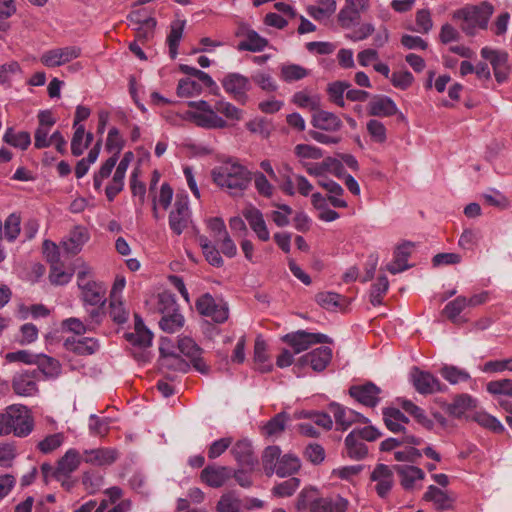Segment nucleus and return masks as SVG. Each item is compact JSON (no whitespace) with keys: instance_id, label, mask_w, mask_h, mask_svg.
<instances>
[{"instance_id":"1","label":"nucleus","mask_w":512,"mask_h":512,"mask_svg":"<svg viewBox=\"0 0 512 512\" xmlns=\"http://www.w3.org/2000/svg\"><path fill=\"white\" fill-rule=\"evenodd\" d=\"M211 176L217 186L228 190L232 195H238L249 187L253 173L239 162L229 159L215 167Z\"/></svg>"},{"instance_id":"2","label":"nucleus","mask_w":512,"mask_h":512,"mask_svg":"<svg viewBox=\"0 0 512 512\" xmlns=\"http://www.w3.org/2000/svg\"><path fill=\"white\" fill-rule=\"evenodd\" d=\"M348 499L339 494L321 496L316 488H304L297 497V510L309 512H346L349 508Z\"/></svg>"},{"instance_id":"3","label":"nucleus","mask_w":512,"mask_h":512,"mask_svg":"<svg viewBox=\"0 0 512 512\" xmlns=\"http://www.w3.org/2000/svg\"><path fill=\"white\" fill-rule=\"evenodd\" d=\"M34 429V419L29 409L20 404L7 407L0 413V436L13 434L16 437H27Z\"/></svg>"},{"instance_id":"4","label":"nucleus","mask_w":512,"mask_h":512,"mask_svg":"<svg viewBox=\"0 0 512 512\" xmlns=\"http://www.w3.org/2000/svg\"><path fill=\"white\" fill-rule=\"evenodd\" d=\"M77 285L80 290V298L85 304L91 306L104 304L106 287L103 282L95 279L92 267L86 263L78 267Z\"/></svg>"},{"instance_id":"5","label":"nucleus","mask_w":512,"mask_h":512,"mask_svg":"<svg viewBox=\"0 0 512 512\" xmlns=\"http://www.w3.org/2000/svg\"><path fill=\"white\" fill-rule=\"evenodd\" d=\"M493 11V5L487 1H483L478 5H466L456 10L453 14V18L462 20V31L469 36H473L477 27L481 29L487 28L488 21Z\"/></svg>"},{"instance_id":"6","label":"nucleus","mask_w":512,"mask_h":512,"mask_svg":"<svg viewBox=\"0 0 512 512\" xmlns=\"http://www.w3.org/2000/svg\"><path fill=\"white\" fill-rule=\"evenodd\" d=\"M159 310L162 313L159 325L163 331L175 333L183 327L184 317L179 312L176 301L171 295H160Z\"/></svg>"},{"instance_id":"7","label":"nucleus","mask_w":512,"mask_h":512,"mask_svg":"<svg viewBox=\"0 0 512 512\" xmlns=\"http://www.w3.org/2000/svg\"><path fill=\"white\" fill-rule=\"evenodd\" d=\"M282 341L289 345L295 354L306 351L315 344L332 342L331 338L325 334L312 333L305 330L288 333L282 337Z\"/></svg>"},{"instance_id":"8","label":"nucleus","mask_w":512,"mask_h":512,"mask_svg":"<svg viewBox=\"0 0 512 512\" xmlns=\"http://www.w3.org/2000/svg\"><path fill=\"white\" fill-rule=\"evenodd\" d=\"M221 84L236 102L245 105L248 102L247 92L251 89L250 79L239 73H228L221 80Z\"/></svg>"},{"instance_id":"9","label":"nucleus","mask_w":512,"mask_h":512,"mask_svg":"<svg viewBox=\"0 0 512 512\" xmlns=\"http://www.w3.org/2000/svg\"><path fill=\"white\" fill-rule=\"evenodd\" d=\"M481 57L490 62L495 79L498 83H504L508 80L511 68L508 63V53L501 50H495L489 47L481 49Z\"/></svg>"},{"instance_id":"10","label":"nucleus","mask_w":512,"mask_h":512,"mask_svg":"<svg viewBox=\"0 0 512 512\" xmlns=\"http://www.w3.org/2000/svg\"><path fill=\"white\" fill-rule=\"evenodd\" d=\"M197 311L206 317H210L217 323H223L228 319V307L225 303L217 302L210 294L206 293L196 301Z\"/></svg>"},{"instance_id":"11","label":"nucleus","mask_w":512,"mask_h":512,"mask_svg":"<svg viewBox=\"0 0 512 512\" xmlns=\"http://www.w3.org/2000/svg\"><path fill=\"white\" fill-rule=\"evenodd\" d=\"M381 389L372 382L352 385L349 388V395L360 404L373 408L381 400Z\"/></svg>"},{"instance_id":"12","label":"nucleus","mask_w":512,"mask_h":512,"mask_svg":"<svg viewBox=\"0 0 512 512\" xmlns=\"http://www.w3.org/2000/svg\"><path fill=\"white\" fill-rule=\"evenodd\" d=\"M80 55L81 49L76 46L55 48L42 54L41 63L46 67H58L78 58Z\"/></svg>"},{"instance_id":"13","label":"nucleus","mask_w":512,"mask_h":512,"mask_svg":"<svg viewBox=\"0 0 512 512\" xmlns=\"http://www.w3.org/2000/svg\"><path fill=\"white\" fill-rule=\"evenodd\" d=\"M329 409L334 416L337 429L347 430L354 423H366L368 419L362 414L351 408L340 405L339 403H331Z\"/></svg>"},{"instance_id":"14","label":"nucleus","mask_w":512,"mask_h":512,"mask_svg":"<svg viewBox=\"0 0 512 512\" xmlns=\"http://www.w3.org/2000/svg\"><path fill=\"white\" fill-rule=\"evenodd\" d=\"M411 381L416 391L420 394L426 395L443 391V385L438 378L416 367L411 371Z\"/></svg>"},{"instance_id":"15","label":"nucleus","mask_w":512,"mask_h":512,"mask_svg":"<svg viewBox=\"0 0 512 512\" xmlns=\"http://www.w3.org/2000/svg\"><path fill=\"white\" fill-rule=\"evenodd\" d=\"M133 158L134 154L131 151H128L123 155V158L121 159L120 163L116 168L111 183L108 184L105 189L108 201H113L117 194H119L122 191L124 186L125 173Z\"/></svg>"},{"instance_id":"16","label":"nucleus","mask_w":512,"mask_h":512,"mask_svg":"<svg viewBox=\"0 0 512 512\" xmlns=\"http://www.w3.org/2000/svg\"><path fill=\"white\" fill-rule=\"evenodd\" d=\"M236 36H244L245 39L240 41L237 49L239 51L261 52L268 46V40L260 36L255 30L241 25L236 31Z\"/></svg>"},{"instance_id":"17","label":"nucleus","mask_w":512,"mask_h":512,"mask_svg":"<svg viewBox=\"0 0 512 512\" xmlns=\"http://www.w3.org/2000/svg\"><path fill=\"white\" fill-rule=\"evenodd\" d=\"M90 239L87 226H73L69 233L62 239V248L69 254H78Z\"/></svg>"},{"instance_id":"18","label":"nucleus","mask_w":512,"mask_h":512,"mask_svg":"<svg viewBox=\"0 0 512 512\" xmlns=\"http://www.w3.org/2000/svg\"><path fill=\"white\" fill-rule=\"evenodd\" d=\"M332 359V349L330 347H319L309 353L301 356L298 360L300 365H309L314 371H323Z\"/></svg>"},{"instance_id":"19","label":"nucleus","mask_w":512,"mask_h":512,"mask_svg":"<svg viewBox=\"0 0 512 512\" xmlns=\"http://www.w3.org/2000/svg\"><path fill=\"white\" fill-rule=\"evenodd\" d=\"M423 499L427 502L433 503L435 509L438 511L452 510L456 500L453 493H449L447 490H442L435 485L427 487V490L423 495Z\"/></svg>"},{"instance_id":"20","label":"nucleus","mask_w":512,"mask_h":512,"mask_svg":"<svg viewBox=\"0 0 512 512\" xmlns=\"http://www.w3.org/2000/svg\"><path fill=\"white\" fill-rule=\"evenodd\" d=\"M64 347L67 351L80 356H88L99 350V343L91 337L71 336L65 339Z\"/></svg>"},{"instance_id":"21","label":"nucleus","mask_w":512,"mask_h":512,"mask_svg":"<svg viewBox=\"0 0 512 512\" xmlns=\"http://www.w3.org/2000/svg\"><path fill=\"white\" fill-rule=\"evenodd\" d=\"M118 458V452L114 448L101 447L83 452V462L93 466H108Z\"/></svg>"},{"instance_id":"22","label":"nucleus","mask_w":512,"mask_h":512,"mask_svg":"<svg viewBox=\"0 0 512 512\" xmlns=\"http://www.w3.org/2000/svg\"><path fill=\"white\" fill-rule=\"evenodd\" d=\"M371 480L376 483L375 490L377 494L384 498L392 489L394 478L392 470L384 464H378L372 474Z\"/></svg>"},{"instance_id":"23","label":"nucleus","mask_w":512,"mask_h":512,"mask_svg":"<svg viewBox=\"0 0 512 512\" xmlns=\"http://www.w3.org/2000/svg\"><path fill=\"white\" fill-rule=\"evenodd\" d=\"M311 124L316 129L330 133L339 131L343 126L336 114L320 109L313 113Z\"/></svg>"},{"instance_id":"24","label":"nucleus","mask_w":512,"mask_h":512,"mask_svg":"<svg viewBox=\"0 0 512 512\" xmlns=\"http://www.w3.org/2000/svg\"><path fill=\"white\" fill-rule=\"evenodd\" d=\"M231 475L232 471L228 467L209 465L201 471L200 478L206 485L218 488L223 486Z\"/></svg>"},{"instance_id":"25","label":"nucleus","mask_w":512,"mask_h":512,"mask_svg":"<svg viewBox=\"0 0 512 512\" xmlns=\"http://www.w3.org/2000/svg\"><path fill=\"white\" fill-rule=\"evenodd\" d=\"M394 469L400 477V483L405 490H412L418 487V484L425 477L422 469L416 466L396 465Z\"/></svg>"},{"instance_id":"26","label":"nucleus","mask_w":512,"mask_h":512,"mask_svg":"<svg viewBox=\"0 0 512 512\" xmlns=\"http://www.w3.org/2000/svg\"><path fill=\"white\" fill-rule=\"evenodd\" d=\"M178 348L184 356L190 359L196 370L201 373H205L207 371L208 368L203 359L200 357L201 349L193 339L189 337L180 338L178 342Z\"/></svg>"},{"instance_id":"27","label":"nucleus","mask_w":512,"mask_h":512,"mask_svg":"<svg viewBox=\"0 0 512 512\" xmlns=\"http://www.w3.org/2000/svg\"><path fill=\"white\" fill-rule=\"evenodd\" d=\"M368 113L371 116L390 117L398 113V108L390 97L375 95L368 104Z\"/></svg>"},{"instance_id":"28","label":"nucleus","mask_w":512,"mask_h":512,"mask_svg":"<svg viewBox=\"0 0 512 512\" xmlns=\"http://www.w3.org/2000/svg\"><path fill=\"white\" fill-rule=\"evenodd\" d=\"M188 222H192L188 195L177 193L173 209L169 214V224H187Z\"/></svg>"},{"instance_id":"29","label":"nucleus","mask_w":512,"mask_h":512,"mask_svg":"<svg viewBox=\"0 0 512 512\" xmlns=\"http://www.w3.org/2000/svg\"><path fill=\"white\" fill-rule=\"evenodd\" d=\"M13 391L19 396H34L38 392V386L33 373H17L12 380Z\"/></svg>"},{"instance_id":"30","label":"nucleus","mask_w":512,"mask_h":512,"mask_svg":"<svg viewBox=\"0 0 512 512\" xmlns=\"http://www.w3.org/2000/svg\"><path fill=\"white\" fill-rule=\"evenodd\" d=\"M412 248L413 245L410 242H405L397 246L394 251L393 260L386 266V269L392 274H397L406 270L409 267L407 261Z\"/></svg>"},{"instance_id":"31","label":"nucleus","mask_w":512,"mask_h":512,"mask_svg":"<svg viewBox=\"0 0 512 512\" xmlns=\"http://www.w3.org/2000/svg\"><path fill=\"white\" fill-rule=\"evenodd\" d=\"M231 453L235 457L239 465L245 467H253L257 462L254 456L251 442L247 439L237 441L231 449Z\"/></svg>"},{"instance_id":"32","label":"nucleus","mask_w":512,"mask_h":512,"mask_svg":"<svg viewBox=\"0 0 512 512\" xmlns=\"http://www.w3.org/2000/svg\"><path fill=\"white\" fill-rule=\"evenodd\" d=\"M383 420L388 430L393 433L406 432L405 425L409 423V419L396 408H386L383 410Z\"/></svg>"},{"instance_id":"33","label":"nucleus","mask_w":512,"mask_h":512,"mask_svg":"<svg viewBox=\"0 0 512 512\" xmlns=\"http://www.w3.org/2000/svg\"><path fill=\"white\" fill-rule=\"evenodd\" d=\"M276 206L278 210L271 212V219L275 224H289L292 214H294L293 221L295 224H306L308 222V217L303 212H294L290 206L285 204Z\"/></svg>"},{"instance_id":"34","label":"nucleus","mask_w":512,"mask_h":512,"mask_svg":"<svg viewBox=\"0 0 512 512\" xmlns=\"http://www.w3.org/2000/svg\"><path fill=\"white\" fill-rule=\"evenodd\" d=\"M152 333L145 327L139 315H134V332L128 333L126 338L134 345L146 347L151 345Z\"/></svg>"},{"instance_id":"35","label":"nucleus","mask_w":512,"mask_h":512,"mask_svg":"<svg viewBox=\"0 0 512 512\" xmlns=\"http://www.w3.org/2000/svg\"><path fill=\"white\" fill-rule=\"evenodd\" d=\"M212 236L225 256L231 258L236 255V245L228 235L225 226H212Z\"/></svg>"},{"instance_id":"36","label":"nucleus","mask_w":512,"mask_h":512,"mask_svg":"<svg viewBox=\"0 0 512 512\" xmlns=\"http://www.w3.org/2000/svg\"><path fill=\"white\" fill-rule=\"evenodd\" d=\"M81 461H83V454H80L76 449H68L59 459L57 471L59 474L69 475L79 467Z\"/></svg>"},{"instance_id":"37","label":"nucleus","mask_w":512,"mask_h":512,"mask_svg":"<svg viewBox=\"0 0 512 512\" xmlns=\"http://www.w3.org/2000/svg\"><path fill=\"white\" fill-rule=\"evenodd\" d=\"M345 447L347 455L354 460H361L368 453L366 444L357 437V432H350L347 435L345 439Z\"/></svg>"},{"instance_id":"38","label":"nucleus","mask_w":512,"mask_h":512,"mask_svg":"<svg viewBox=\"0 0 512 512\" xmlns=\"http://www.w3.org/2000/svg\"><path fill=\"white\" fill-rule=\"evenodd\" d=\"M301 467L300 459L293 454H285L277 462L274 473L279 477H286L296 473Z\"/></svg>"},{"instance_id":"39","label":"nucleus","mask_w":512,"mask_h":512,"mask_svg":"<svg viewBox=\"0 0 512 512\" xmlns=\"http://www.w3.org/2000/svg\"><path fill=\"white\" fill-rule=\"evenodd\" d=\"M185 20H176L171 23L170 33L167 36V44L169 47V55L175 59L178 54V47L183 35Z\"/></svg>"},{"instance_id":"40","label":"nucleus","mask_w":512,"mask_h":512,"mask_svg":"<svg viewBox=\"0 0 512 512\" xmlns=\"http://www.w3.org/2000/svg\"><path fill=\"white\" fill-rule=\"evenodd\" d=\"M254 362L256 368L261 372H269L272 363L267 354V345L264 340L257 338L254 345Z\"/></svg>"},{"instance_id":"41","label":"nucleus","mask_w":512,"mask_h":512,"mask_svg":"<svg viewBox=\"0 0 512 512\" xmlns=\"http://www.w3.org/2000/svg\"><path fill=\"white\" fill-rule=\"evenodd\" d=\"M400 405L408 414L414 417V419L423 427L429 430L433 429V420H431L425 414V411L421 407L417 406L410 400H401Z\"/></svg>"},{"instance_id":"42","label":"nucleus","mask_w":512,"mask_h":512,"mask_svg":"<svg viewBox=\"0 0 512 512\" xmlns=\"http://www.w3.org/2000/svg\"><path fill=\"white\" fill-rule=\"evenodd\" d=\"M476 406V401L470 395L463 394L454 399L449 405V413L457 418L463 416L468 410Z\"/></svg>"},{"instance_id":"43","label":"nucleus","mask_w":512,"mask_h":512,"mask_svg":"<svg viewBox=\"0 0 512 512\" xmlns=\"http://www.w3.org/2000/svg\"><path fill=\"white\" fill-rule=\"evenodd\" d=\"M389 281L386 276H379L376 281L372 284L370 289V302L373 306H379L383 303V298L388 292Z\"/></svg>"},{"instance_id":"44","label":"nucleus","mask_w":512,"mask_h":512,"mask_svg":"<svg viewBox=\"0 0 512 512\" xmlns=\"http://www.w3.org/2000/svg\"><path fill=\"white\" fill-rule=\"evenodd\" d=\"M4 142L7 144L20 148L21 150H26L31 144V136L27 131H21L15 133L13 128H8L3 136Z\"/></svg>"},{"instance_id":"45","label":"nucleus","mask_w":512,"mask_h":512,"mask_svg":"<svg viewBox=\"0 0 512 512\" xmlns=\"http://www.w3.org/2000/svg\"><path fill=\"white\" fill-rule=\"evenodd\" d=\"M289 419L288 414L284 412L278 413L263 426V433L268 436L279 435L284 431Z\"/></svg>"},{"instance_id":"46","label":"nucleus","mask_w":512,"mask_h":512,"mask_svg":"<svg viewBox=\"0 0 512 512\" xmlns=\"http://www.w3.org/2000/svg\"><path fill=\"white\" fill-rule=\"evenodd\" d=\"M422 439L412 434L404 432L399 438H388L382 441L380 448L382 451H391L402 444L420 445Z\"/></svg>"},{"instance_id":"47","label":"nucleus","mask_w":512,"mask_h":512,"mask_svg":"<svg viewBox=\"0 0 512 512\" xmlns=\"http://www.w3.org/2000/svg\"><path fill=\"white\" fill-rule=\"evenodd\" d=\"M309 75V71L298 64H287L281 67L280 77L285 82L299 81Z\"/></svg>"},{"instance_id":"48","label":"nucleus","mask_w":512,"mask_h":512,"mask_svg":"<svg viewBox=\"0 0 512 512\" xmlns=\"http://www.w3.org/2000/svg\"><path fill=\"white\" fill-rule=\"evenodd\" d=\"M200 246L202 248L203 254L207 262L215 267L223 266V259L219 253V251L210 244V241L207 237L201 236L199 238Z\"/></svg>"},{"instance_id":"49","label":"nucleus","mask_w":512,"mask_h":512,"mask_svg":"<svg viewBox=\"0 0 512 512\" xmlns=\"http://www.w3.org/2000/svg\"><path fill=\"white\" fill-rule=\"evenodd\" d=\"M64 441L65 436L63 433L50 434L38 442L37 449L43 454H49L62 446Z\"/></svg>"},{"instance_id":"50","label":"nucleus","mask_w":512,"mask_h":512,"mask_svg":"<svg viewBox=\"0 0 512 512\" xmlns=\"http://www.w3.org/2000/svg\"><path fill=\"white\" fill-rule=\"evenodd\" d=\"M440 374L450 384H458L470 379V375L467 371L452 365L443 366L440 370Z\"/></svg>"},{"instance_id":"51","label":"nucleus","mask_w":512,"mask_h":512,"mask_svg":"<svg viewBox=\"0 0 512 512\" xmlns=\"http://www.w3.org/2000/svg\"><path fill=\"white\" fill-rule=\"evenodd\" d=\"M351 87V84L346 81H335L328 84L327 93L330 100L339 107L344 106L343 95L344 92Z\"/></svg>"},{"instance_id":"52","label":"nucleus","mask_w":512,"mask_h":512,"mask_svg":"<svg viewBox=\"0 0 512 512\" xmlns=\"http://www.w3.org/2000/svg\"><path fill=\"white\" fill-rule=\"evenodd\" d=\"M473 420L482 427H485L493 432L501 433L504 431V426L501 424V422L496 417L488 414L487 412H476L473 415Z\"/></svg>"},{"instance_id":"53","label":"nucleus","mask_w":512,"mask_h":512,"mask_svg":"<svg viewBox=\"0 0 512 512\" xmlns=\"http://www.w3.org/2000/svg\"><path fill=\"white\" fill-rule=\"evenodd\" d=\"M195 119L196 123L203 128L216 129L227 127V122L218 116L215 110L210 114H196Z\"/></svg>"},{"instance_id":"54","label":"nucleus","mask_w":512,"mask_h":512,"mask_svg":"<svg viewBox=\"0 0 512 512\" xmlns=\"http://www.w3.org/2000/svg\"><path fill=\"white\" fill-rule=\"evenodd\" d=\"M486 390L493 396H508L512 398V379L505 378L490 381L486 385Z\"/></svg>"},{"instance_id":"55","label":"nucleus","mask_w":512,"mask_h":512,"mask_svg":"<svg viewBox=\"0 0 512 512\" xmlns=\"http://www.w3.org/2000/svg\"><path fill=\"white\" fill-rule=\"evenodd\" d=\"M241 501L233 492L225 493L217 503V512H240Z\"/></svg>"},{"instance_id":"56","label":"nucleus","mask_w":512,"mask_h":512,"mask_svg":"<svg viewBox=\"0 0 512 512\" xmlns=\"http://www.w3.org/2000/svg\"><path fill=\"white\" fill-rule=\"evenodd\" d=\"M109 316L117 324H124L129 317L123 299L109 300Z\"/></svg>"},{"instance_id":"57","label":"nucleus","mask_w":512,"mask_h":512,"mask_svg":"<svg viewBox=\"0 0 512 512\" xmlns=\"http://www.w3.org/2000/svg\"><path fill=\"white\" fill-rule=\"evenodd\" d=\"M36 362L38 363L40 370L47 377H57L61 372V365L59 361L52 357L42 355L38 357V360Z\"/></svg>"},{"instance_id":"58","label":"nucleus","mask_w":512,"mask_h":512,"mask_svg":"<svg viewBox=\"0 0 512 512\" xmlns=\"http://www.w3.org/2000/svg\"><path fill=\"white\" fill-rule=\"evenodd\" d=\"M281 449L278 446H269L263 455V466L267 475H272L277 462L281 459Z\"/></svg>"},{"instance_id":"59","label":"nucleus","mask_w":512,"mask_h":512,"mask_svg":"<svg viewBox=\"0 0 512 512\" xmlns=\"http://www.w3.org/2000/svg\"><path fill=\"white\" fill-rule=\"evenodd\" d=\"M299 486L300 480L292 477L275 485L272 489V493L273 495L281 498L290 497L295 493Z\"/></svg>"},{"instance_id":"60","label":"nucleus","mask_w":512,"mask_h":512,"mask_svg":"<svg viewBox=\"0 0 512 512\" xmlns=\"http://www.w3.org/2000/svg\"><path fill=\"white\" fill-rule=\"evenodd\" d=\"M202 92V86L190 78L180 79L177 85V95L179 97H191L199 95Z\"/></svg>"},{"instance_id":"61","label":"nucleus","mask_w":512,"mask_h":512,"mask_svg":"<svg viewBox=\"0 0 512 512\" xmlns=\"http://www.w3.org/2000/svg\"><path fill=\"white\" fill-rule=\"evenodd\" d=\"M296 417L311 419L314 424L325 430L331 429L333 425L331 417L326 413L302 411Z\"/></svg>"},{"instance_id":"62","label":"nucleus","mask_w":512,"mask_h":512,"mask_svg":"<svg viewBox=\"0 0 512 512\" xmlns=\"http://www.w3.org/2000/svg\"><path fill=\"white\" fill-rule=\"evenodd\" d=\"M72 275V272L65 271L59 262L51 264L49 278L53 284L65 285L70 282Z\"/></svg>"},{"instance_id":"63","label":"nucleus","mask_w":512,"mask_h":512,"mask_svg":"<svg viewBox=\"0 0 512 512\" xmlns=\"http://www.w3.org/2000/svg\"><path fill=\"white\" fill-rule=\"evenodd\" d=\"M252 179H254L255 188L259 195L266 198H270L272 196L274 187L262 172L253 173Z\"/></svg>"},{"instance_id":"64","label":"nucleus","mask_w":512,"mask_h":512,"mask_svg":"<svg viewBox=\"0 0 512 512\" xmlns=\"http://www.w3.org/2000/svg\"><path fill=\"white\" fill-rule=\"evenodd\" d=\"M466 306H468L467 299L465 297H457L445 306L443 313L447 318L455 321Z\"/></svg>"}]
</instances>
